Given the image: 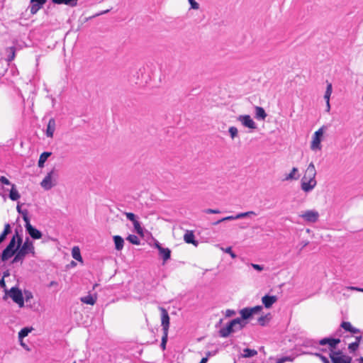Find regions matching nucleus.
<instances>
[{
    "mask_svg": "<svg viewBox=\"0 0 363 363\" xmlns=\"http://www.w3.org/2000/svg\"><path fill=\"white\" fill-rule=\"evenodd\" d=\"M340 342L339 338L325 337L318 341L320 346L328 345L330 357L333 363H351L352 358L344 354L340 350L335 351L337 345Z\"/></svg>",
    "mask_w": 363,
    "mask_h": 363,
    "instance_id": "nucleus-1",
    "label": "nucleus"
},
{
    "mask_svg": "<svg viewBox=\"0 0 363 363\" xmlns=\"http://www.w3.org/2000/svg\"><path fill=\"white\" fill-rule=\"evenodd\" d=\"M317 172L313 162H311L304 172L301 180V189L305 193L312 191L317 185Z\"/></svg>",
    "mask_w": 363,
    "mask_h": 363,
    "instance_id": "nucleus-2",
    "label": "nucleus"
},
{
    "mask_svg": "<svg viewBox=\"0 0 363 363\" xmlns=\"http://www.w3.org/2000/svg\"><path fill=\"white\" fill-rule=\"evenodd\" d=\"M22 245L18 249V251L14 256L13 259L11 261L12 264L20 262L23 263L26 255L28 253L35 255V248L33 244V242L29 240V238H26L25 242L21 244Z\"/></svg>",
    "mask_w": 363,
    "mask_h": 363,
    "instance_id": "nucleus-3",
    "label": "nucleus"
},
{
    "mask_svg": "<svg viewBox=\"0 0 363 363\" xmlns=\"http://www.w3.org/2000/svg\"><path fill=\"white\" fill-rule=\"evenodd\" d=\"M246 325L245 322H243L240 318H237L231 320L228 325L221 328L219 330L220 336L222 337H227L231 333L235 330H240L244 328Z\"/></svg>",
    "mask_w": 363,
    "mask_h": 363,
    "instance_id": "nucleus-4",
    "label": "nucleus"
},
{
    "mask_svg": "<svg viewBox=\"0 0 363 363\" xmlns=\"http://www.w3.org/2000/svg\"><path fill=\"white\" fill-rule=\"evenodd\" d=\"M326 129L327 128L325 125H323L313 133L310 145V148L312 151L317 152L322 150L321 142L323 139V135Z\"/></svg>",
    "mask_w": 363,
    "mask_h": 363,
    "instance_id": "nucleus-5",
    "label": "nucleus"
},
{
    "mask_svg": "<svg viewBox=\"0 0 363 363\" xmlns=\"http://www.w3.org/2000/svg\"><path fill=\"white\" fill-rule=\"evenodd\" d=\"M57 177V171L55 169H52L50 172L47 174V175L41 182V186L45 190L51 189L53 186H56Z\"/></svg>",
    "mask_w": 363,
    "mask_h": 363,
    "instance_id": "nucleus-6",
    "label": "nucleus"
},
{
    "mask_svg": "<svg viewBox=\"0 0 363 363\" xmlns=\"http://www.w3.org/2000/svg\"><path fill=\"white\" fill-rule=\"evenodd\" d=\"M9 296L12 300L17 303L20 308L23 307L24 301L22 292L16 287H12L9 291L6 290V295L4 297L5 299Z\"/></svg>",
    "mask_w": 363,
    "mask_h": 363,
    "instance_id": "nucleus-7",
    "label": "nucleus"
},
{
    "mask_svg": "<svg viewBox=\"0 0 363 363\" xmlns=\"http://www.w3.org/2000/svg\"><path fill=\"white\" fill-rule=\"evenodd\" d=\"M23 214V220L26 223L25 228L26 231L30 235V236L33 239H40L42 238V233L40 230L35 228L30 223L28 217L27 216V213L26 212Z\"/></svg>",
    "mask_w": 363,
    "mask_h": 363,
    "instance_id": "nucleus-8",
    "label": "nucleus"
},
{
    "mask_svg": "<svg viewBox=\"0 0 363 363\" xmlns=\"http://www.w3.org/2000/svg\"><path fill=\"white\" fill-rule=\"evenodd\" d=\"M257 213L253 211L239 213L235 216H229L224 217V218L217 220L216 222L213 223V224L214 225H216L220 223L221 222H224L226 220H238V219L244 218H250L252 216H257Z\"/></svg>",
    "mask_w": 363,
    "mask_h": 363,
    "instance_id": "nucleus-9",
    "label": "nucleus"
},
{
    "mask_svg": "<svg viewBox=\"0 0 363 363\" xmlns=\"http://www.w3.org/2000/svg\"><path fill=\"white\" fill-rule=\"evenodd\" d=\"M262 309L261 306H257L252 308H244L240 311L241 320L244 322L245 320L250 318L254 313H259Z\"/></svg>",
    "mask_w": 363,
    "mask_h": 363,
    "instance_id": "nucleus-10",
    "label": "nucleus"
},
{
    "mask_svg": "<svg viewBox=\"0 0 363 363\" xmlns=\"http://www.w3.org/2000/svg\"><path fill=\"white\" fill-rule=\"evenodd\" d=\"M300 217L302 218L307 223H315L319 218V213L315 210H308L303 211Z\"/></svg>",
    "mask_w": 363,
    "mask_h": 363,
    "instance_id": "nucleus-11",
    "label": "nucleus"
},
{
    "mask_svg": "<svg viewBox=\"0 0 363 363\" xmlns=\"http://www.w3.org/2000/svg\"><path fill=\"white\" fill-rule=\"evenodd\" d=\"M237 120L245 128L250 129H256L257 125L250 115H240Z\"/></svg>",
    "mask_w": 363,
    "mask_h": 363,
    "instance_id": "nucleus-12",
    "label": "nucleus"
},
{
    "mask_svg": "<svg viewBox=\"0 0 363 363\" xmlns=\"http://www.w3.org/2000/svg\"><path fill=\"white\" fill-rule=\"evenodd\" d=\"M23 242L22 236L16 231L6 248L18 251Z\"/></svg>",
    "mask_w": 363,
    "mask_h": 363,
    "instance_id": "nucleus-13",
    "label": "nucleus"
},
{
    "mask_svg": "<svg viewBox=\"0 0 363 363\" xmlns=\"http://www.w3.org/2000/svg\"><path fill=\"white\" fill-rule=\"evenodd\" d=\"M161 311V325L162 327L163 333H168L169 327V316L167 310L162 307L160 308Z\"/></svg>",
    "mask_w": 363,
    "mask_h": 363,
    "instance_id": "nucleus-14",
    "label": "nucleus"
},
{
    "mask_svg": "<svg viewBox=\"0 0 363 363\" xmlns=\"http://www.w3.org/2000/svg\"><path fill=\"white\" fill-rule=\"evenodd\" d=\"M155 247L159 250V254L162 257L164 262L170 258L171 250L169 248L162 247L160 243H156Z\"/></svg>",
    "mask_w": 363,
    "mask_h": 363,
    "instance_id": "nucleus-15",
    "label": "nucleus"
},
{
    "mask_svg": "<svg viewBox=\"0 0 363 363\" xmlns=\"http://www.w3.org/2000/svg\"><path fill=\"white\" fill-rule=\"evenodd\" d=\"M333 92V86L332 84L327 82V87L324 94V99L326 102V111L329 112L330 110V99L331 94Z\"/></svg>",
    "mask_w": 363,
    "mask_h": 363,
    "instance_id": "nucleus-16",
    "label": "nucleus"
},
{
    "mask_svg": "<svg viewBox=\"0 0 363 363\" xmlns=\"http://www.w3.org/2000/svg\"><path fill=\"white\" fill-rule=\"evenodd\" d=\"M46 1L47 0H30V13L32 14L36 13Z\"/></svg>",
    "mask_w": 363,
    "mask_h": 363,
    "instance_id": "nucleus-17",
    "label": "nucleus"
},
{
    "mask_svg": "<svg viewBox=\"0 0 363 363\" xmlns=\"http://www.w3.org/2000/svg\"><path fill=\"white\" fill-rule=\"evenodd\" d=\"M277 301V297L276 296L265 295L262 298V302L267 308H271Z\"/></svg>",
    "mask_w": 363,
    "mask_h": 363,
    "instance_id": "nucleus-18",
    "label": "nucleus"
},
{
    "mask_svg": "<svg viewBox=\"0 0 363 363\" xmlns=\"http://www.w3.org/2000/svg\"><path fill=\"white\" fill-rule=\"evenodd\" d=\"M184 240L188 244H192L197 247L199 242L195 240L194 232L191 230H186L184 235Z\"/></svg>",
    "mask_w": 363,
    "mask_h": 363,
    "instance_id": "nucleus-19",
    "label": "nucleus"
},
{
    "mask_svg": "<svg viewBox=\"0 0 363 363\" xmlns=\"http://www.w3.org/2000/svg\"><path fill=\"white\" fill-rule=\"evenodd\" d=\"M298 169L297 167H293L291 170L290 173L286 174L283 179V181H291V180H298L299 178V174H298Z\"/></svg>",
    "mask_w": 363,
    "mask_h": 363,
    "instance_id": "nucleus-20",
    "label": "nucleus"
},
{
    "mask_svg": "<svg viewBox=\"0 0 363 363\" xmlns=\"http://www.w3.org/2000/svg\"><path fill=\"white\" fill-rule=\"evenodd\" d=\"M55 130V121L54 118H50L48 121L46 130V135L49 138H52Z\"/></svg>",
    "mask_w": 363,
    "mask_h": 363,
    "instance_id": "nucleus-21",
    "label": "nucleus"
},
{
    "mask_svg": "<svg viewBox=\"0 0 363 363\" xmlns=\"http://www.w3.org/2000/svg\"><path fill=\"white\" fill-rule=\"evenodd\" d=\"M96 299H97L96 294H94V295L89 294L86 296H83V297L80 298V301L82 303L89 304V305H91V306L95 304Z\"/></svg>",
    "mask_w": 363,
    "mask_h": 363,
    "instance_id": "nucleus-22",
    "label": "nucleus"
},
{
    "mask_svg": "<svg viewBox=\"0 0 363 363\" xmlns=\"http://www.w3.org/2000/svg\"><path fill=\"white\" fill-rule=\"evenodd\" d=\"M341 328H342L346 331L350 332L352 334H357L360 333L359 330L354 328L350 322H342L341 323Z\"/></svg>",
    "mask_w": 363,
    "mask_h": 363,
    "instance_id": "nucleus-23",
    "label": "nucleus"
},
{
    "mask_svg": "<svg viewBox=\"0 0 363 363\" xmlns=\"http://www.w3.org/2000/svg\"><path fill=\"white\" fill-rule=\"evenodd\" d=\"M115 248L116 250L120 251L123 248L124 240L120 235H114L113 237Z\"/></svg>",
    "mask_w": 363,
    "mask_h": 363,
    "instance_id": "nucleus-24",
    "label": "nucleus"
},
{
    "mask_svg": "<svg viewBox=\"0 0 363 363\" xmlns=\"http://www.w3.org/2000/svg\"><path fill=\"white\" fill-rule=\"evenodd\" d=\"M255 117L257 119L264 120L266 118L267 115L262 107L255 106Z\"/></svg>",
    "mask_w": 363,
    "mask_h": 363,
    "instance_id": "nucleus-25",
    "label": "nucleus"
},
{
    "mask_svg": "<svg viewBox=\"0 0 363 363\" xmlns=\"http://www.w3.org/2000/svg\"><path fill=\"white\" fill-rule=\"evenodd\" d=\"M15 254H16V251L13 250H9L8 248H5L2 252V255L1 257V260L3 262H5V261L8 260L9 258H11V257H13Z\"/></svg>",
    "mask_w": 363,
    "mask_h": 363,
    "instance_id": "nucleus-26",
    "label": "nucleus"
},
{
    "mask_svg": "<svg viewBox=\"0 0 363 363\" xmlns=\"http://www.w3.org/2000/svg\"><path fill=\"white\" fill-rule=\"evenodd\" d=\"M21 197L20 194L16 189L15 184H11V189L9 192V199L12 201H17Z\"/></svg>",
    "mask_w": 363,
    "mask_h": 363,
    "instance_id": "nucleus-27",
    "label": "nucleus"
},
{
    "mask_svg": "<svg viewBox=\"0 0 363 363\" xmlns=\"http://www.w3.org/2000/svg\"><path fill=\"white\" fill-rule=\"evenodd\" d=\"M257 354V351L252 349L246 348L243 350V353L240 355L242 358H249Z\"/></svg>",
    "mask_w": 363,
    "mask_h": 363,
    "instance_id": "nucleus-28",
    "label": "nucleus"
},
{
    "mask_svg": "<svg viewBox=\"0 0 363 363\" xmlns=\"http://www.w3.org/2000/svg\"><path fill=\"white\" fill-rule=\"evenodd\" d=\"M51 152H44L40 155V158L38 160V167H43L45 161L51 155Z\"/></svg>",
    "mask_w": 363,
    "mask_h": 363,
    "instance_id": "nucleus-29",
    "label": "nucleus"
},
{
    "mask_svg": "<svg viewBox=\"0 0 363 363\" xmlns=\"http://www.w3.org/2000/svg\"><path fill=\"white\" fill-rule=\"evenodd\" d=\"M11 233V226L9 223H6L4 225V229L1 234L0 235V244L5 240L7 235Z\"/></svg>",
    "mask_w": 363,
    "mask_h": 363,
    "instance_id": "nucleus-30",
    "label": "nucleus"
},
{
    "mask_svg": "<svg viewBox=\"0 0 363 363\" xmlns=\"http://www.w3.org/2000/svg\"><path fill=\"white\" fill-rule=\"evenodd\" d=\"M72 257L78 261H82V258L80 254V250L78 247H74L72 250Z\"/></svg>",
    "mask_w": 363,
    "mask_h": 363,
    "instance_id": "nucleus-31",
    "label": "nucleus"
},
{
    "mask_svg": "<svg viewBox=\"0 0 363 363\" xmlns=\"http://www.w3.org/2000/svg\"><path fill=\"white\" fill-rule=\"evenodd\" d=\"M228 133L232 140H234L238 136V130L235 126H230L228 128Z\"/></svg>",
    "mask_w": 363,
    "mask_h": 363,
    "instance_id": "nucleus-32",
    "label": "nucleus"
},
{
    "mask_svg": "<svg viewBox=\"0 0 363 363\" xmlns=\"http://www.w3.org/2000/svg\"><path fill=\"white\" fill-rule=\"evenodd\" d=\"M33 330V328H23V329H21L20 330V332L18 333V338L20 340H22L23 338H24L25 337H26L28 333L30 332H31V330Z\"/></svg>",
    "mask_w": 363,
    "mask_h": 363,
    "instance_id": "nucleus-33",
    "label": "nucleus"
},
{
    "mask_svg": "<svg viewBox=\"0 0 363 363\" xmlns=\"http://www.w3.org/2000/svg\"><path fill=\"white\" fill-rule=\"evenodd\" d=\"M361 339H362V337H361V336L357 337H356L357 341H356V342H354L350 343V344L349 345L348 348H349L351 351H352V352L355 351V350L358 348V346H359V342L360 341V340H361Z\"/></svg>",
    "mask_w": 363,
    "mask_h": 363,
    "instance_id": "nucleus-34",
    "label": "nucleus"
},
{
    "mask_svg": "<svg viewBox=\"0 0 363 363\" xmlns=\"http://www.w3.org/2000/svg\"><path fill=\"white\" fill-rule=\"evenodd\" d=\"M127 240H128L130 243L133 245H140V239L138 236L135 235H130L127 238Z\"/></svg>",
    "mask_w": 363,
    "mask_h": 363,
    "instance_id": "nucleus-35",
    "label": "nucleus"
},
{
    "mask_svg": "<svg viewBox=\"0 0 363 363\" xmlns=\"http://www.w3.org/2000/svg\"><path fill=\"white\" fill-rule=\"evenodd\" d=\"M135 230L137 232L138 234L143 235V229L140 225V223L138 220H136L135 222L133 223Z\"/></svg>",
    "mask_w": 363,
    "mask_h": 363,
    "instance_id": "nucleus-36",
    "label": "nucleus"
},
{
    "mask_svg": "<svg viewBox=\"0 0 363 363\" xmlns=\"http://www.w3.org/2000/svg\"><path fill=\"white\" fill-rule=\"evenodd\" d=\"M270 318L269 315H262L258 318V323L260 325L264 326L269 320Z\"/></svg>",
    "mask_w": 363,
    "mask_h": 363,
    "instance_id": "nucleus-37",
    "label": "nucleus"
},
{
    "mask_svg": "<svg viewBox=\"0 0 363 363\" xmlns=\"http://www.w3.org/2000/svg\"><path fill=\"white\" fill-rule=\"evenodd\" d=\"M167 337H168V333H163V335L162 337V342H161V345H160V346L163 350H165V348H166Z\"/></svg>",
    "mask_w": 363,
    "mask_h": 363,
    "instance_id": "nucleus-38",
    "label": "nucleus"
},
{
    "mask_svg": "<svg viewBox=\"0 0 363 363\" xmlns=\"http://www.w3.org/2000/svg\"><path fill=\"white\" fill-rule=\"evenodd\" d=\"M125 215L126 218H127L129 220L132 221L133 223H134V222H135L136 220H138L136 219V216H135V215L134 213H133L125 212Z\"/></svg>",
    "mask_w": 363,
    "mask_h": 363,
    "instance_id": "nucleus-39",
    "label": "nucleus"
},
{
    "mask_svg": "<svg viewBox=\"0 0 363 363\" xmlns=\"http://www.w3.org/2000/svg\"><path fill=\"white\" fill-rule=\"evenodd\" d=\"M191 9L198 10L199 9V4L195 0H188Z\"/></svg>",
    "mask_w": 363,
    "mask_h": 363,
    "instance_id": "nucleus-40",
    "label": "nucleus"
},
{
    "mask_svg": "<svg viewBox=\"0 0 363 363\" xmlns=\"http://www.w3.org/2000/svg\"><path fill=\"white\" fill-rule=\"evenodd\" d=\"M222 250L224 251L225 252L229 254L232 258L236 257V255L233 252L231 247H228L225 249L222 248Z\"/></svg>",
    "mask_w": 363,
    "mask_h": 363,
    "instance_id": "nucleus-41",
    "label": "nucleus"
},
{
    "mask_svg": "<svg viewBox=\"0 0 363 363\" xmlns=\"http://www.w3.org/2000/svg\"><path fill=\"white\" fill-rule=\"evenodd\" d=\"M10 52H11V55L9 56L8 57V60L9 61H12L14 57H15V48H13V47H11L9 48Z\"/></svg>",
    "mask_w": 363,
    "mask_h": 363,
    "instance_id": "nucleus-42",
    "label": "nucleus"
},
{
    "mask_svg": "<svg viewBox=\"0 0 363 363\" xmlns=\"http://www.w3.org/2000/svg\"><path fill=\"white\" fill-rule=\"evenodd\" d=\"M204 212L206 213H208V214H211V213L217 214V213H220V210H218V209H211V208H207L204 211Z\"/></svg>",
    "mask_w": 363,
    "mask_h": 363,
    "instance_id": "nucleus-43",
    "label": "nucleus"
},
{
    "mask_svg": "<svg viewBox=\"0 0 363 363\" xmlns=\"http://www.w3.org/2000/svg\"><path fill=\"white\" fill-rule=\"evenodd\" d=\"M293 359L291 358L290 357H281L280 359H279L276 363H284L287 361H292Z\"/></svg>",
    "mask_w": 363,
    "mask_h": 363,
    "instance_id": "nucleus-44",
    "label": "nucleus"
},
{
    "mask_svg": "<svg viewBox=\"0 0 363 363\" xmlns=\"http://www.w3.org/2000/svg\"><path fill=\"white\" fill-rule=\"evenodd\" d=\"M77 4V0H65V5L75 6Z\"/></svg>",
    "mask_w": 363,
    "mask_h": 363,
    "instance_id": "nucleus-45",
    "label": "nucleus"
},
{
    "mask_svg": "<svg viewBox=\"0 0 363 363\" xmlns=\"http://www.w3.org/2000/svg\"><path fill=\"white\" fill-rule=\"evenodd\" d=\"M0 182L6 185L11 186V184H11L10 181L8 179H6L5 177H1Z\"/></svg>",
    "mask_w": 363,
    "mask_h": 363,
    "instance_id": "nucleus-46",
    "label": "nucleus"
},
{
    "mask_svg": "<svg viewBox=\"0 0 363 363\" xmlns=\"http://www.w3.org/2000/svg\"><path fill=\"white\" fill-rule=\"evenodd\" d=\"M315 354L316 356L319 357L321 359V360L323 361V363H330V362L328 359V358L325 357V356H323L322 354H320L319 353H315Z\"/></svg>",
    "mask_w": 363,
    "mask_h": 363,
    "instance_id": "nucleus-47",
    "label": "nucleus"
},
{
    "mask_svg": "<svg viewBox=\"0 0 363 363\" xmlns=\"http://www.w3.org/2000/svg\"><path fill=\"white\" fill-rule=\"evenodd\" d=\"M251 266L256 270L257 271H262L263 270V267L262 265H259V264H251Z\"/></svg>",
    "mask_w": 363,
    "mask_h": 363,
    "instance_id": "nucleus-48",
    "label": "nucleus"
},
{
    "mask_svg": "<svg viewBox=\"0 0 363 363\" xmlns=\"http://www.w3.org/2000/svg\"><path fill=\"white\" fill-rule=\"evenodd\" d=\"M235 314V312L233 310L228 309L225 312V315L227 317L233 316Z\"/></svg>",
    "mask_w": 363,
    "mask_h": 363,
    "instance_id": "nucleus-49",
    "label": "nucleus"
},
{
    "mask_svg": "<svg viewBox=\"0 0 363 363\" xmlns=\"http://www.w3.org/2000/svg\"><path fill=\"white\" fill-rule=\"evenodd\" d=\"M320 351L330 353V350H328V345H326L325 346H322V347L320 349Z\"/></svg>",
    "mask_w": 363,
    "mask_h": 363,
    "instance_id": "nucleus-50",
    "label": "nucleus"
},
{
    "mask_svg": "<svg viewBox=\"0 0 363 363\" xmlns=\"http://www.w3.org/2000/svg\"><path fill=\"white\" fill-rule=\"evenodd\" d=\"M56 4H65V0H52Z\"/></svg>",
    "mask_w": 363,
    "mask_h": 363,
    "instance_id": "nucleus-51",
    "label": "nucleus"
},
{
    "mask_svg": "<svg viewBox=\"0 0 363 363\" xmlns=\"http://www.w3.org/2000/svg\"><path fill=\"white\" fill-rule=\"evenodd\" d=\"M208 362V357H203L199 363H206Z\"/></svg>",
    "mask_w": 363,
    "mask_h": 363,
    "instance_id": "nucleus-52",
    "label": "nucleus"
},
{
    "mask_svg": "<svg viewBox=\"0 0 363 363\" xmlns=\"http://www.w3.org/2000/svg\"><path fill=\"white\" fill-rule=\"evenodd\" d=\"M0 285H1L2 287H5V286H6V284H5V282H4V279H2V280L0 281Z\"/></svg>",
    "mask_w": 363,
    "mask_h": 363,
    "instance_id": "nucleus-53",
    "label": "nucleus"
},
{
    "mask_svg": "<svg viewBox=\"0 0 363 363\" xmlns=\"http://www.w3.org/2000/svg\"><path fill=\"white\" fill-rule=\"evenodd\" d=\"M16 209H17L18 212L21 213V207L19 205L17 206Z\"/></svg>",
    "mask_w": 363,
    "mask_h": 363,
    "instance_id": "nucleus-54",
    "label": "nucleus"
},
{
    "mask_svg": "<svg viewBox=\"0 0 363 363\" xmlns=\"http://www.w3.org/2000/svg\"><path fill=\"white\" fill-rule=\"evenodd\" d=\"M359 363H363V357H361V358L359 359Z\"/></svg>",
    "mask_w": 363,
    "mask_h": 363,
    "instance_id": "nucleus-55",
    "label": "nucleus"
},
{
    "mask_svg": "<svg viewBox=\"0 0 363 363\" xmlns=\"http://www.w3.org/2000/svg\"><path fill=\"white\" fill-rule=\"evenodd\" d=\"M308 242H306L305 243H303V247L308 245Z\"/></svg>",
    "mask_w": 363,
    "mask_h": 363,
    "instance_id": "nucleus-56",
    "label": "nucleus"
},
{
    "mask_svg": "<svg viewBox=\"0 0 363 363\" xmlns=\"http://www.w3.org/2000/svg\"><path fill=\"white\" fill-rule=\"evenodd\" d=\"M108 11V10L105 11H103V12H101V14L106 13H107Z\"/></svg>",
    "mask_w": 363,
    "mask_h": 363,
    "instance_id": "nucleus-57",
    "label": "nucleus"
},
{
    "mask_svg": "<svg viewBox=\"0 0 363 363\" xmlns=\"http://www.w3.org/2000/svg\"><path fill=\"white\" fill-rule=\"evenodd\" d=\"M56 284L55 282L52 281V282L50 283V286H52V285H54V284Z\"/></svg>",
    "mask_w": 363,
    "mask_h": 363,
    "instance_id": "nucleus-58",
    "label": "nucleus"
},
{
    "mask_svg": "<svg viewBox=\"0 0 363 363\" xmlns=\"http://www.w3.org/2000/svg\"><path fill=\"white\" fill-rule=\"evenodd\" d=\"M361 291H363V289H362Z\"/></svg>",
    "mask_w": 363,
    "mask_h": 363,
    "instance_id": "nucleus-59",
    "label": "nucleus"
}]
</instances>
